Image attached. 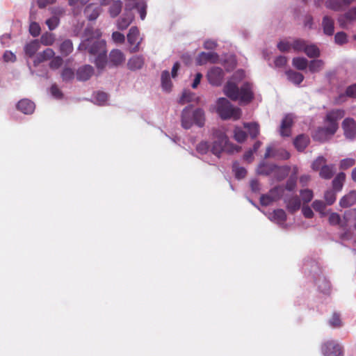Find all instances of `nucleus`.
<instances>
[{
  "label": "nucleus",
  "instance_id": "13",
  "mask_svg": "<svg viewBox=\"0 0 356 356\" xmlns=\"http://www.w3.org/2000/svg\"><path fill=\"white\" fill-rule=\"evenodd\" d=\"M218 55L215 52H201L196 58L197 65H203L207 62L216 63L218 60Z\"/></svg>",
  "mask_w": 356,
  "mask_h": 356
},
{
  "label": "nucleus",
  "instance_id": "19",
  "mask_svg": "<svg viewBox=\"0 0 356 356\" xmlns=\"http://www.w3.org/2000/svg\"><path fill=\"white\" fill-rule=\"evenodd\" d=\"M346 97L356 98V83L348 86L344 94H340L336 99V104H341L346 101Z\"/></svg>",
  "mask_w": 356,
  "mask_h": 356
},
{
  "label": "nucleus",
  "instance_id": "30",
  "mask_svg": "<svg viewBox=\"0 0 356 356\" xmlns=\"http://www.w3.org/2000/svg\"><path fill=\"white\" fill-rule=\"evenodd\" d=\"M127 65L131 70H139L144 65V58L139 56H133L129 60Z\"/></svg>",
  "mask_w": 356,
  "mask_h": 356
},
{
  "label": "nucleus",
  "instance_id": "7",
  "mask_svg": "<svg viewBox=\"0 0 356 356\" xmlns=\"http://www.w3.org/2000/svg\"><path fill=\"white\" fill-rule=\"evenodd\" d=\"M224 75V71L222 68L213 67L208 71L207 76L211 85L218 86L221 85Z\"/></svg>",
  "mask_w": 356,
  "mask_h": 356
},
{
  "label": "nucleus",
  "instance_id": "34",
  "mask_svg": "<svg viewBox=\"0 0 356 356\" xmlns=\"http://www.w3.org/2000/svg\"><path fill=\"white\" fill-rule=\"evenodd\" d=\"M279 167L275 164L261 163L258 167V173L263 175H268Z\"/></svg>",
  "mask_w": 356,
  "mask_h": 356
},
{
  "label": "nucleus",
  "instance_id": "53",
  "mask_svg": "<svg viewBox=\"0 0 356 356\" xmlns=\"http://www.w3.org/2000/svg\"><path fill=\"white\" fill-rule=\"evenodd\" d=\"M63 60L61 57L56 56L53 57L52 60L49 63V67L52 70L58 69L63 64Z\"/></svg>",
  "mask_w": 356,
  "mask_h": 356
},
{
  "label": "nucleus",
  "instance_id": "12",
  "mask_svg": "<svg viewBox=\"0 0 356 356\" xmlns=\"http://www.w3.org/2000/svg\"><path fill=\"white\" fill-rule=\"evenodd\" d=\"M293 124V119L291 115L288 114L282 120L280 134L283 137H289L291 134V127Z\"/></svg>",
  "mask_w": 356,
  "mask_h": 356
},
{
  "label": "nucleus",
  "instance_id": "44",
  "mask_svg": "<svg viewBox=\"0 0 356 356\" xmlns=\"http://www.w3.org/2000/svg\"><path fill=\"white\" fill-rule=\"evenodd\" d=\"M234 139L238 143L244 142L247 138V134L240 127H236L234 131Z\"/></svg>",
  "mask_w": 356,
  "mask_h": 356
},
{
  "label": "nucleus",
  "instance_id": "56",
  "mask_svg": "<svg viewBox=\"0 0 356 356\" xmlns=\"http://www.w3.org/2000/svg\"><path fill=\"white\" fill-rule=\"evenodd\" d=\"M312 207L315 211L323 214L324 210L325 209V204L321 200H315L312 203Z\"/></svg>",
  "mask_w": 356,
  "mask_h": 356
},
{
  "label": "nucleus",
  "instance_id": "41",
  "mask_svg": "<svg viewBox=\"0 0 356 356\" xmlns=\"http://www.w3.org/2000/svg\"><path fill=\"white\" fill-rule=\"evenodd\" d=\"M60 76L63 81L69 82L74 79V72L70 67H65L63 69Z\"/></svg>",
  "mask_w": 356,
  "mask_h": 356
},
{
  "label": "nucleus",
  "instance_id": "21",
  "mask_svg": "<svg viewBox=\"0 0 356 356\" xmlns=\"http://www.w3.org/2000/svg\"><path fill=\"white\" fill-rule=\"evenodd\" d=\"M356 203V191H351L343 196L339 200V205L343 208H348Z\"/></svg>",
  "mask_w": 356,
  "mask_h": 356
},
{
  "label": "nucleus",
  "instance_id": "60",
  "mask_svg": "<svg viewBox=\"0 0 356 356\" xmlns=\"http://www.w3.org/2000/svg\"><path fill=\"white\" fill-rule=\"evenodd\" d=\"M328 220L331 225H337L340 223L341 217L337 213H332L329 216Z\"/></svg>",
  "mask_w": 356,
  "mask_h": 356
},
{
  "label": "nucleus",
  "instance_id": "50",
  "mask_svg": "<svg viewBox=\"0 0 356 356\" xmlns=\"http://www.w3.org/2000/svg\"><path fill=\"white\" fill-rule=\"evenodd\" d=\"M334 41L337 44L342 45L348 42L347 34L343 32H338L334 36Z\"/></svg>",
  "mask_w": 356,
  "mask_h": 356
},
{
  "label": "nucleus",
  "instance_id": "32",
  "mask_svg": "<svg viewBox=\"0 0 356 356\" xmlns=\"http://www.w3.org/2000/svg\"><path fill=\"white\" fill-rule=\"evenodd\" d=\"M122 2L120 0L113 1L108 8V13L112 18L116 17L122 11Z\"/></svg>",
  "mask_w": 356,
  "mask_h": 356
},
{
  "label": "nucleus",
  "instance_id": "36",
  "mask_svg": "<svg viewBox=\"0 0 356 356\" xmlns=\"http://www.w3.org/2000/svg\"><path fill=\"white\" fill-rule=\"evenodd\" d=\"M346 179V174L339 172L332 181V187L335 191H340Z\"/></svg>",
  "mask_w": 356,
  "mask_h": 356
},
{
  "label": "nucleus",
  "instance_id": "61",
  "mask_svg": "<svg viewBox=\"0 0 356 356\" xmlns=\"http://www.w3.org/2000/svg\"><path fill=\"white\" fill-rule=\"evenodd\" d=\"M51 93L56 99H61L63 97V92L56 84L51 86Z\"/></svg>",
  "mask_w": 356,
  "mask_h": 356
},
{
  "label": "nucleus",
  "instance_id": "14",
  "mask_svg": "<svg viewBox=\"0 0 356 356\" xmlns=\"http://www.w3.org/2000/svg\"><path fill=\"white\" fill-rule=\"evenodd\" d=\"M354 1L355 0H327L325 1V6L327 8L334 11H340L348 6Z\"/></svg>",
  "mask_w": 356,
  "mask_h": 356
},
{
  "label": "nucleus",
  "instance_id": "47",
  "mask_svg": "<svg viewBox=\"0 0 356 356\" xmlns=\"http://www.w3.org/2000/svg\"><path fill=\"white\" fill-rule=\"evenodd\" d=\"M301 199L304 204L309 203L313 198V192L310 189H304L300 191Z\"/></svg>",
  "mask_w": 356,
  "mask_h": 356
},
{
  "label": "nucleus",
  "instance_id": "51",
  "mask_svg": "<svg viewBox=\"0 0 356 356\" xmlns=\"http://www.w3.org/2000/svg\"><path fill=\"white\" fill-rule=\"evenodd\" d=\"M325 200L328 205H332L336 200V193L334 191L328 190L324 194Z\"/></svg>",
  "mask_w": 356,
  "mask_h": 356
},
{
  "label": "nucleus",
  "instance_id": "15",
  "mask_svg": "<svg viewBox=\"0 0 356 356\" xmlns=\"http://www.w3.org/2000/svg\"><path fill=\"white\" fill-rule=\"evenodd\" d=\"M134 18V15L130 12V10L125 9V13L118 20V29L120 30L126 29L131 24Z\"/></svg>",
  "mask_w": 356,
  "mask_h": 356
},
{
  "label": "nucleus",
  "instance_id": "62",
  "mask_svg": "<svg viewBox=\"0 0 356 356\" xmlns=\"http://www.w3.org/2000/svg\"><path fill=\"white\" fill-rule=\"evenodd\" d=\"M112 38L115 42L118 43H123L125 40L124 35L118 31H115L113 33Z\"/></svg>",
  "mask_w": 356,
  "mask_h": 356
},
{
  "label": "nucleus",
  "instance_id": "31",
  "mask_svg": "<svg viewBox=\"0 0 356 356\" xmlns=\"http://www.w3.org/2000/svg\"><path fill=\"white\" fill-rule=\"evenodd\" d=\"M84 13L89 20H95L99 15V8L93 4H90L86 6Z\"/></svg>",
  "mask_w": 356,
  "mask_h": 356
},
{
  "label": "nucleus",
  "instance_id": "22",
  "mask_svg": "<svg viewBox=\"0 0 356 356\" xmlns=\"http://www.w3.org/2000/svg\"><path fill=\"white\" fill-rule=\"evenodd\" d=\"M309 143V138L305 134L298 135L293 140V145L299 152H303Z\"/></svg>",
  "mask_w": 356,
  "mask_h": 356
},
{
  "label": "nucleus",
  "instance_id": "2",
  "mask_svg": "<svg viewBox=\"0 0 356 356\" xmlns=\"http://www.w3.org/2000/svg\"><path fill=\"white\" fill-rule=\"evenodd\" d=\"M225 95L232 101L239 100L241 103L249 104L254 99L252 84L245 82L239 88L232 81H227L223 89Z\"/></svg>",
  "mask_w": 356,
  "mask_h": 356
},
{
  "label": "nucleus",
  "instance_id": "6",
  "mask_svg": "<svg viewBox=\"0 0 356 356\" xmlns=\"http://www.w3.org/2000/svg\"><path fill=\"white\" fill-rule=\"evenodd\" d=\"M345 115L343 109H332L329 111L325 118V121L328 123L327 127L320 128L318 131L326 134L333 135L339 128L338 121L342 119Z\"/></svg>",
  "mask_w": 356,
  "mask_h": 356
},
{
  "label": "nucleus",
  "instance_id": "48",
  "mask_svg": "<svg viewBox=\"0 0 356 356\" xmlns=\"http://www.w3.org/2000/svg\"><path fill=\"white\" fill-rule=\"evenodd\" d=\"M326 163V159L323 156H318L312 165V168L315 171H319Z\"/></svg>",
  "mask_w": 356,
  "mask_h": 356
},
{
  "label": "nucleus",
  "instance_id": "23",
  "mask_svg": "<svg viewBox=\"0 0 356 356\" xmlns=\"http://www.w3.org/2000/svg\"><path fill=\"white\" fill-rule=\"evenodd\" d=\"M334 23L332 17L325 15L323 18L322 26L323 33L327 35H332L334 31Z\"/></svg>",
  "mask_w": 356,
  "mask_h": 356
},
{
  "label": "nucleus",
  "instance_id": "58",
  "mask_svg": "<svg viewBox=\"0 0 356 356\" xmlns=\"http://www.w3.org/2000/svg\"><path fill=\"white\" fill-rule=\"evenodd\" d=\"M355 165V160L353 159H344L341 161L340 168L346 170Z\"/></svg>",
  "mask_w": 356,
  "mask_h": 356
},
{
  "label": "nucleus",
  "instance_id": "25",
  "mask_svg": "<svg viewBox=\"0 0 356 356\" xmlns=\"http://www.w3.org/2000/svg\"><path fill=\"white\" fill-rule=\"evenodd\" d=\"M269 218L278 224H283L286 220V214L282 209H277L273 211Z\"/></svg>",
  "mask_w": 356,
  "mask_h": 356
},
{
  "label": "nucleus",
  "instance_id": "37",
  "mask_svg": "<svg viewBox=\"0 0 356 356\" xmlns=\"http://www.w3.org/2000/svg\"><path fill=\"white\" fill-rule=\"evenodd\" d=\"M161 86L164 90L170 91L172 88L170 73L168 70H164L161 73Z\"/></svg>",
  "mask_w": 356,
  "mask_h": 356
},
{
  "label": "nucleus",
  "instance_id": "28",
  "mask_svg": "<svg viewBox=\"0 0 356 356\" xmlns=\"http://www.w3.org/2000/svg\"><path fill=\"white\" fill-rule=\"evenodd\" d=\"M308 40L297 38L292 40V50L296 53L304 52Z\"/></svg>",
  "mask_w": 356,
  "mask_h": 356
},
{
  "label": "nucleus",
  "instance_id": "33",
  "mask_svg": "<svg viewBox=\"0 0 356 356\" xmlns=\"http://www.w3.org/2000/svg\"><path fill=\"white\" fill-rule=\"evenodd\" d=\"M325 63L321 59H314L309 61V70L312 73L319 72L324 67Z\"/></svg>",
  "mask_w": 356,
  "mask_h": 356
},
{
  "label": "nucleus",
  "instance_id": "57",
  "mask_svg": "<svg viewBox=\"0 0 356 356\" xmlns=\"http://www.w3.org/2000/svg\"><path fill=\"white\" fill-rule=\"evenodd\" d=\"M259 201L260 204L265 207L270 205L274 202L268 193L261 195Z\"/></svg>",
  "mask_w": 356,
  "mask_h": 356
},
{
  "label": "nucleus",
  "instance_id": "59",
  "mask_svg": "<svg viewBox=\"0 0 356 356\" xmlns=\"http://www.w3.org/2000/svg\"><path fill=\"white\" fill-rule=\"evenodd\" d=\"M209 149V143L207 142H204V141L200 142L197 145V147H196L197 151L202 154H206L208 152Z\"/></svg>",
  "mask_w": 356,
  "mask_h": 356
},
{
  "label": "nucleus",
  "instance_id": "18",
  "mask_svg": "<svg viewBox=\"0 0 356 356\" xmlns=\"http://www.w3.org/2000/svg\"><path fill=\"white\" fill-rule=\"evenodd\" d=\"M17 108L24 114H31L35 109V104L29 99H24L17 104Z\"/></svg>",
  "mask_w": 356,
  "mask_h": 356
},
{
  "label": "nucleus",
  "instance_id": "54",
  "mask_svg": "<svg viewBox=\"0 0 356 356\" xmlns=\"http://www.w3.org/2000/svg\"><path fill=\"white\" fill-rule=\"evenodd\" d=\"M330 324L334 327H339L341 326L342 323L340 318V315L337 313H334L330 320Z\"/></svg>",
  "mask_w": 356,
  "mask_h": 356
},
{
  "label": "nucleus",
  "instance_id": "5",
  "mask_svg": "<svg viewBox=\"0 0 356 356\" xmlns=\"http://www.w3.org/2000/svg\"><path fill=\"white\" fill-rule=\"evenodd\" d=\"M216 111L221 119H233L237 120L241 117V109L234 107L230 102L225 98L220 97L217 100Z\"/></svg>",
  "mask_w": 356,
  "mask_h": 356
},
{
  "label": "nucleus",
  "instance_id": "10",
  "mask_svg": "<svg viewBox=\"0 0 356 356\" xmlns=\"http://www.w3.org/2000/svg\"><path fill=\"white\" fill-rule=\"evenodd\" d=\"M344 135L347 138L354 139L356 136V122L353 118H345L342 122Z\"/></svg>",
  "mask_w": 356,
  "mask_h": 356
},
{
  "label": "nucleus",
  "instance_id": "46",
  "mask_svg": "<svg viewBox=\"0 0 356 356\" xmlns=\"http://www.w3.org/2000/svg\"><path fill=\"white\" fill-rule=\"evenodd\" d=\"M277 47L281 52H289L292 50V42L282 40L278 42Z\"/></svg>",
  "mask_w": 356,
  "mask_h": 356
},
{
  "label": "nucleus",
  "instance_id": "42",
  "mask_svg": "<svg viewBox=\"0 0 356 356\" xmlns=\"http://www.w3.org/2000/svg\"><path fill=\"white\" fill-rule=\"evenodd\" d=\"M54 41H55L54 34L49 33V32H45L40 37L41 43L45 46L52 45L54 44Z\"/></svg>",
  "mask_w": 356,
  "mask_h": 356
},
{
  "label": "nucleus",
  "instance_id": "43",
  "mask_svg": "<svg viewBox=\"0 0 356 356\" xmlns=\"http://www.w3.org/2000/svg\"><path fill=\"white\" fill-rule=\"evenodd\" d=\"M274 202L280 200L284 194V189L282 186H275L268 192Z\"/></svg>",
  "mask_w": 356,
  "mask_h": 356
},
{
  "label": "nucleus",
  "instance_id": "63",
  "mask_svg": "<svg viewBox=\"0 0 356 356\" xmlns=\"http://www.w3.org/2000/svg\"><path fill=\"white\" fill-rule=\"evenodd\" d=\"M296 186V179L294 177H290L286 183V189L292 191L295 189Z\"/></svg>",
  "mask_w": 356,
  "mask_h": 356
},
{
  "label": "nucleus",
  "instance_id": "4",
  "mask_svg": "<svg viewBox=\"0 0 356 356\" xmlns=\"http://www.w3.org/2000/svg\"><path fill=\"white\" fill-rule=\"evenodd\" d=\"M181 123L183 128L190 129L193 124L202 127L205 123V113L202 108H197L193 111V106L189 105L185 107L181 116Z\"/></svg>",
  "mask_w": 356,
  "mask_h": 356
},
{
  "label": "nucleus",
  "instance_id": "45",
  "mask_svg": "<svg viewBox=\"0 0 356 356\" xmlns=\"http://www.w3.org/2000/svg\"><path fill=\"white\" fill-rule=\"evenodd\" d=\"M194 96H195V94L193 92H191L188 90H185L182 93V95L179 100V103L182 105L185 104L186 103H189L193 100Z\"/></svg>",
  "mask_w": 356,
  "mask_h": 356
},
{
  "label": "nucleus",
  "instance_id": "64",
  "mask_svg": "<svg viewBox=\"0 0 356 356\" xmlns=\"http://www.w3.org/2000/svg\"><path fill=\"white\" fill-rule=\"evenodd\" d=\"M235 176L238 179L244 178L247 174L246 170L243 167H238L234 169Z\"/></svg>",
  "mask_w": 356,
  "mask_h": 356
},
{
  "label": "nucleus",
  "instance_id": "27",
  "mask_svg": "<svg viewBox=\"0 0 356 356\" xmlns=\"http://www.w3.org/2000/svg\"><path fill=\"white\" fill-rule=\"evenodd\" d=\"M40 42L38 40H34L26 44L24 47V51L26 55L29 57H33L38 50L40 49Z\"/></svg>",
  "mask_w": 356,
  "mask_h": 356
},
{
  "label": "nucleus",
  "instance_id": "24",
  "mask_svg": "<svg viewBox=\"0 0 356 356\" xmlns=\"http://www.w3.org/2000/svg\"><path fill=\"white\" fill-rule=\"evenodd\" d=\"M309 58H316L321 56V51L318 46L308 41L304 52Z\"/></svg>",
  "mask_w": 356,
  "mask_h": 356
},
{
  "label": "nucleus",
  "instance_id": "3",
  "mask_svg": "<svg viewBox=\"0 0 356 356\" xmlns=\"http://www.w3.org/2000/svg\"><path fill=\"white\" fill-rule=\"evenodd\" d=\"M213 136L215 138V140L213 143L211 152L217 156L219 157L220 154L222 152L233 154L241 151V147L238 145L229 143L228 137L220 129L215 130L213 132Z\"/></svg>",
  "mask_w": 356,
  "mask_h": 356
},
{
  "label": "nucleus",
  "instance_id": "29",
  "mask_svg": "<svg viewBox=\"0 0 356 356\" xmlns=\"http://www.w3.org/2000/svg\"><path fill=\"white\" fill-rule=\"evenodd\" d=\"M286 75L288 79L296 85L300 84L304 80V76L302 74L289 70L286 72Z\"/></svg>",
  "mask_w": 356,
  "mask_h": 356
},
{
  "label": "nucleus",
  "instance_id": "38",
  "mask_svg": "<svg viewBox=\"0 0 356 356\" xmlns=\"http://www.w3.org/2000/svg\"><path fill=\"white\" fill-rule=\"evenodd\" d=\"M73 44L70 40H64L60 45V51L64 56L70 54L73 51Z\"/></svg>",
  "mask_w": 356,
  "mask_h": 356
},
{
  "label": "nucleus",
  "instance_id": "49",
  "mask_svg": "<svg viewBox=\"0 0 356 356\" xmlns=\"http://www.w3.org/2000/svg\"><path fill=\"white\" fill-rule=\"evenodd\" d=\"M59 23L60 19L58 16H52L46 20V24L50 31L54 30L59 25Z\"/></svg>",
  "mask_w": 356,
  "mask_h": 356
},
{
  "label": "nucleus",
  "instance_id": "55",
  "mask_svg": "<svg viewBox=\"0 0 356 356\" xmlns=\"http://www.w3.org/2000/svg\"><path fill=\"white\" fill-rule=\"evenodd\" d=\"M135 8H136L138 10V13L140 14V19L142 20L145 19L147 14V6L144 2H140L137 5L135 6Z\"/></svg>",
  "mask_w": 356,
  "mask_h": 356
},
{
  "label": "nucleus",
  "instance_id": "1",
  "mask_svg": "<svg viewBox=\"0 0 356 356\" xmlns=\"http://www.w3.org/2000/svg\"><path fill=\"white\" fill-rule=\"evenodd\" d=\"M102 33L97 29L95 31L92 28H87L85 31L86 38L83 40L79 50H87L90 55L96 56L94 63L99 70L104 69L107 64V55L105 41L100 40Z\"/></svg>",
  "mask_w": 356,
  "mask_h": 356
},
{
  "label": "nucleus",
  "instance_id": "40",
  "mask_svg": "<svg viewBox=\"0 0 356 356\" xmlns=\"http://www.w3.org/2000/svg\"><path fill=\"white\" fill-rule=\"evenodd\" d=\"M317 285L323 293H329L330 291V282L325 277H321L317 282Z\"/></svg>",
  "mask_w": 356,
  "mask_h": 356
},
{
  "label": "nucleus",
  "instance_id": "52",
  "mask_svg": "<svg viewBox=\"0 0 356 356\" xmlns=\"http://www.w3.org/2000/svg\"><path fill=\"white\" fill-rule=\"evenodd\" d=\"M40 26L37 22H31L29 26L30 34L33 37H37L40 33Z\"/></svg>",
  "mask_w": 356,
  "mask_h": 356
},
{
  "label": "nucleus",
  "instance_id": "35",
  "mask_svg": "<svg viewBox=\"0 0 356 356\" xmlns=\"http://www.w3.org/2000/svg\"><path fill=\"white\" fill-rule=\"evenodd\" d=\"M292 65L298 70H305L309 65V61L305 57H295L292 59Z\"/></svg>",
  "mask_w": 356,
  "mask_h": 356
},
{
  "label": "nucleus",
  "instance_id": "20",
  "mask_svg": "<svg viewBox=\"0 0 356 356\" xmlns=\"http://www.w3.org/2000/svg\"><path fill=\"white\" fill-rule=\"evenodd\" d=\"M284 202L287 210L291 213L298 211L301 206V200L297 195L285 199Z\"/></svg>",
  "mask_w": 356,
  "mask_h": 356
},
{
  "label": "nucleus",
  "instance_id": "8",
  "mask_svg": "<svg viewBox=\"0 0 356 356\" xmlns=\"http://www.w3.org/2000/svg\"><path fill=\"white\" fill-rule=\"evenodd\" d=\"M322 352L325 356H343L342 348L333 341L323 343Z\"/></svg>",
  "mask_w": 356,
  "mask_h": 356
},
{
  "label": "nucleus",
  "instance_id": "9",
  "mask_svg": "<svg viewBox=\"0 0 356 356\" xmlns=\"http://www.w3.org/2000/svg\"><path fill=\"white\" fill-rule=\"evenodd\" d=\"M127 40L131 46H132L131 52H136L139 49V45L142 41L140 38V32L136 26H132L127 34Z\"/></svg>",
  "mask_w": 356,
  "mask_h": 356
},
{
  "label": "nucleus",
  "instance_id": "26",
  "mask_svg": "<svg viewBox=\"0 0 356 356\" xmlns=\"http://www.w3.org/2000/svg\"><path fill=\"white\" fill-rule=\"evenodd\" d=\"M335 172V167L334 165H325L323 168L319 170V175L321 178L324 179H330Z\"/></svg>",
  "mask_w": 356,
  "mask_h": 356
},
{
  "label": "nucleus",
  "instance_id": "17",
  "mask_svg": "<svg viewBox=\"0 0 356 356\" xmlns=\"http://www.w3.org/2000/svg\"><path fill=\"white\" fill-rule=\"evenodd\" d=\"M125 60L124 54L119 49H113L109 54V64L113 66H118L123 63Z\"/></svg>",
  "mask_w": 356,
  "mask_h": 356
},
{
  "label": "nucleus",
  "instance_id": "39",
  "mask_svg": "<svg viewBox=\"0 0 356 356\" xmlns=\"http://www.w3.org/2000/svg\"><path fill=\"white\" fill-rule=\"evenodd\" d=\"M244 127L248 129L252 138H256L259 134V125L257 122L245 123Z\"/></svg>",
  "mask_w": 356,
  "mask_h": 356
},
{
  "label": "nucleus",
  "instance_id": "11",
  "mask_svg": "<svg viewBox=\"0 0 356 356\" xmlns=\"http://www.w3.org/2000/svg\"><path fill=\"white\" fill-rule=\"evenodd\" d=\"M94 72V68L91 65H85L77 69L76 77L79 81H86L92 76Z\"/></svg>",
  "mask_w": 356,
  "mask_h": 356
},
{
  "label": "nucleus",
  "instance_id": "16",
  "mask_svg": "<svg viewBox=\"0 0 356 356\" xmlns=\"http://www.w3.org/2000/svg\"><path fill=\"white\" fill-rule=\"evenodd\" d=\"M356 19V7L348 10L343 15H340L338 17V22L341 28H345L348 22Z\"/></svg>",
  "mask_w": 356,
  "mask_h": 356
}]
</instances>
